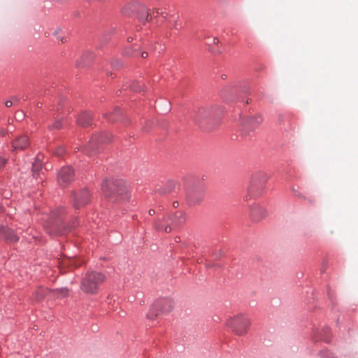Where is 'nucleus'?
Wrapping results in <instances>:
<instances>
[{
	"mask_svg": "<svg viewBox=\"0 0 358 358\" xmlns=\"http://www.w3.org/2000/svg\"><path fill=\"white\" fill-rule=\"evenodd\" d=\"M101 189L112 202H123L129 200V194L124 182L120 180H106L101 186Z\"/></svg>",
	"mask_w": 358,
	"mask_h": 358,
	"instance_id": "nucleus-1",
	"label": "nucleus"
},
{
	"mask_svg": "<svg viewBox=\"0 0 358 358\" xmlns=\"http://www.w3.org/2000/svg\"><path fill=\"white\" fill-rule=\"evenodd\" d=\"M105 279V275L101 273L87 272L81 280L80 289L87 294H96Z\"/></svg>",
	"mask_w": 358,
	"mask_h": 358,
	"instance_id": "nucleus-2",
	"label": "nucleus"
},
{
	"mask_svg": "<svg viewBox=\"0 0 358 358\" xmlns=\"http://www.w3.org/2000/svg\"><path fill=\"white\" fill-rule=\"evenodd\" d=\"M251 324L250 320L244 315L240 314L229 317L226 325L237 336H243L248 332Z\"/></svg>",
	"mask_w": 358,
	"mask_h": 358,
	"instance_id": "nucleus-3",
	"label": "nucleus"
},
{
	"mask_svg": "<svg viewBox=\"0 0 358 358\" xmlns=\"http://www.w3.org/2000/svg\"><path fill=\"white\" fill-rule=\"evenodd\" d=\"M185 222V215L182 212H177L173 217H164L163 221L155 224L157 230L166 233L171 232L174 228L178 227Z\"/></svg>",
	"mask_w": 358,
	"mask_h": 358,
	"instance_id": "nucleus-4",
	"label": "nucleus"
},
{
	"mask_svg": "<svg viewBox=\"0 0 358 358\" xmlns=\"http://www.w3.org/2000/svg\"><path fill=\"white\" fill-rule=\"evenodd\" d=\"M173 305L174 303L171 299H160L157 301L154 306L148 311L146 317L149 320H154L160 314L169 313L172 310Z\"/></svg>",
	"mask_w": 358,
	"mask_h": 358,
	"instance_id": "nucleus-5",
	"label": "nucleus"
},
{
	"mask_svg": "<svg viewBox=\"0 0 358 358\" xmlns=\"http://www.w3.org/2000/svg\"><path fill=\"white\" fill-rule=\"evenodd\" d=\"M72 199L73 201V206L76 208L84 206L90 199V194L87 189H83L79 192H74L72 193Z\"/></svg>",
	"mask_w": 358,
	"mask_h": 358,
	"instance_id": "nucleus-6",
	"label": "nucleus"
},
{
	"mask_svg": "<svg viewBox=\"0 0 358 358\" xmlns=\"http://www.w3.org/2000/svg\"><path fill=\"white\" fill-rule=\"evenodd\" d=\"M266 182V179L264 178L262 181L259 182V177L254 176L252 178L250 185L248 187V195L245 196V199H248V196H258L262 190L263 189L264 185Z\"/></svg>",
	"mask_w": 358,
	"mask_h": 358,
	"instance_id": "nucleus-7",
	"label": "nucleus"
},
{
	"mask_svg": "<svg viewBox=\"0 0 358 358\" xmlns=\"http://www.w3.org/2000/svg\"><path fill=\"white\" fill-rule=\"evenodd\" d=\"M55 217H57L56 213L52 214L51 217L53 220L47 224L45 227L48 228V233L50 234H63L66 232V230L62 231L61 229L63 220L60 217L55 218Z\"/></svg>",
	"mask_w": 358,
	"mask_h": 358,
	"instance_id": "nucleus-8",
	"label": "nucleus"
},
{
	"mask_svg": "<svg viewBox=\"0 0 358 358\" xmlns=\"http://www.w3.org/2000/svg\"><path fill=\"white\" fill-rule=\"evenodd\" d=\"M74 177V171L70 166L63 167L58 174V181L62 185L70 183Z\"/></svg>",
	"mask_w": 358,
	"mask_h": 358,
	"instance_id": "nucleus-9",
	"label": "nucleus"
},
{
	"mask_svg": "<svg viewBox=\"0 0 358 358\" xmlns=\"http://www.w3.org/2000/svg\"><path fill=\"white\" fill-rule=\"evenodd\" d=\"M111 138L112 136L109 133H101L94 136L90 141L89 145L85 148V152H87L89 149H93L97 143H107L110 141Z\"/></svg>",
	"mask_w": 358,
	"mask_h": 358,
	"instance_id": "nucleus-10",
	"label": "nucleus"
},
{
	"mask_svg": "<svg viewBox=\"0 0 358 358\" xmlns=\"http://www.w3.org/2000/svg\"><path fill=\"white\" fill-rule=\"evenodd\" d=\"M268 213L265 208L258 204H255L250 209V217L252 219L258 222L267 216Z\"/></svg>",
	"mask_w": 358,
	"mask_h": 358,
	"instance_id": "nucleus-11",
	"label": "nucleus"
},
{
	"mask_svg": "<svg viewBox=\"0 0 358 358\" xmlns=\"http://www.w3.org/2000/svg\"><path fill=\"white\" fill-rule=\"evenodd\" d=\"M0 237L10 243H15L18 241L17 236L15 234L12 229L1 224L0 225Z\"/></svg>",
	"mask_w": 358,
	"mask_h": 358,
	"instance_id": "nucleus-12",
	"label": "nucleus"
},
{
	"mask_svg": "<svg viewBox=\"0 0 358 358\" xmlns=\"http://www.w3.org/2000/svg\"><path fill=\"white\" fill-rule=\"evenodd\" d=\"M29 145V139L27 136H21L18 138H17L13 142V147L14 150H24L27 148Z\"/></svg>",
	"mask_w": 358,
	"mask_h": 358,
	"instance_id": "nucleus-13",
	"label": "nucleus"
},
{
	"mask_svg": "<svg viewBox=\"0 0 358 358\" xmlns=\"http://www.w3.org/2000/svg\"><path fill=\"white\" fill-rule=\"evenodd\" d=\"M210 116V111L207 108H199L194 113V121L200 123Z\"/></svg>",
	"mask_w": 358,
	"mask_h": 358,
	"instance_id": "nucleus-14",
	"label": "nucleus"
},
{
	"mask_svg": "<svg viewBox=\"0 0 358 358\" xmlns=\"http://www.w3.org/2000/svg\"><path fill=\"white\" fill-rule=\"evenodd\" d=\"M59 266L62 267V268H75L79 266L81 263H78V260L76 259L71 258H64L58 262Z\"/></svg>",
	"mask_w": 358,
	"mask_h": 358,
	"instance_id": "nucleus-15",
	"label": "nucleus"
},
{
	"mask_svg": "<svg viewBox=\"0 0 358 358\" xmlns=\"http://www.w3.org/2000/svg\"><path fill=\"white\" fill-rule=\"evenodd\" d=\"M92 120V115L88 112L81 113L78 119L77 122L80 126L87 127L90 124Z\"/></svg>",
	"mask_w": 358,
	"mask_h": 358,
	"instance_id": "nucleus-16",
	"label": "nucleus"
},
{
	"mask_svg": "<svg viewBox=\"0 0 358 358\" xmlns=\"http://www.w3.org/2000/svg\"><path fill=\"white\" fill-rule=\"evenodd\" d=\"M50 291L43 287H38L34 294V299L36 301L42 300L47 294H50Z\"/></svg>",
	"mask_w": 358,
	"mask_h": 358,
	"instance_id": "nucleus-17",
	"label": "nucleus"
},
{
	"mask_svg": "<svg viewBox=\"0 0 358 358\" xmlns=\"http://www.w3.org/2000/svg\"><path fill=\"white\" fill-rule=\"evenodd\" d=\"M50 293L52 296L65 297L68 296L69 290L67 288H62L57 290H52L50 292Z\"/></svg>",
	"mask_w": 358,
	"mask_h": 358,
	"instance_id": "nucleus-18",
	"label": "nucleus"
},
{
	"mask_svg": "<svg viewBox=\"0 0 358 358\" xmlns=\"http://www.w3.org/2000/svg\"><path fill=\"white\" fill-rule=\"evenodd\" d=\"M42 167V164L40 160L37 159L32 164V171L34 177L36 178V173L38 172Z\"/></svg>",
	"mask_w": 358,
	"mask_h": 358,
	"instance_id": "nucleus-19",
	"label": "nucleus"
},
{
	"mask_svg": "<svg viewBox=\"0 0 358 358\" xmlns=\"http://www.w3.org/2000/svg\"><path fill=\"white\" fill-rule=\"evenodd\" d=\"M62 127V122L61 120L57 119L55 120V122L49 126V129H59Z\"/></svg>",
	"mask_w": 358,
	"mask_h": 358,
	"instance_id": "nucleus-20",
	"label": "nucleus"
},
{
	"mask_svg": "<svg viewBox=\"0 0 358 358\" xmlns=\"http://www.w3.org/2000/svg\"><path fill=\"white\" fill-rule=\"evenodd\" d=\"M143 87V85H141L139 82H134L131 85V89L134 92H138L141 91Z\"/></svg>",
	"mask_w": 358,
	"mask_h": 358,
	"instance_id": "nucleus-21",
	"label": "nucleus"
},
{
	"mask_svg": "<svg viewBox=\"0 0 358 358\" xmlns=\"http://www.w3.org/2000/svg\"><path fill=\"white\" fill-rule=\"evenodd\" d=\"M291 190H292V192H293V194H294L295 196L299 197L300 199H305V196L301 192H299V191H298L296 188H294V187H291Z\"/></svg>",
	"mask_w": 358,
	"mask_h": 358,
	"instance_id": "nucleus-22",
	"label": "nucleus"
},
{
	"mask_svg": "<svg viewBox=\"0 0 358 358\" xmlns=\"http://www.w3.org/2000/svg\"><path fill=\"white\" fill-rule=\"evenodd\" d=\"M131 4H127V5H125L123 8H122V13L124 14V15H129V9H130V7H131Z\"/></svg>",
	"mask_w": 358,
	"mask_h": 358,
	"instance_id": "nucleus-23",
	"label": "nucleus"
},
{
	"mask_svg": "<svg viewBox=\"0 0 358 358\" xmlns=\"http://www.w3.org/2000/svg\"><path fill=\"white\" fill-rule=\"evenodd\" d=\"M65 150L64 148L59 147L55 151V155L57 156H62L64 153Z\"/></svg>",
	"mask_w": 358,
	"mask_h": 358,
	"instance_id": "nucleus-24",
	"label": "nucleus"
},
{
	"mask_svg": "<svg viewBox=\"0 0 358 358\" xmlns=\"http://www.w3.org/2000/svg\"><path fill=\"white\" fill-rule=\"evenodd\" d=\"M155 12L157 13V15H159L164 18H166V16L168 15V14L165 12H160L159 8H155Z\"/></svg>",
	"mask_w": 358,
	"mask_h": 358,
	"instance_id": "nucleus-25",
	"label": "nucleus"
},
{
	"mask_svg": "<svg viewBox=\"0 0 358 358\" xmlns=\"http://www.w3.org/2000/svg\"><path fill=\"white\" fill-rule=\"evenodd\" d=\"M5 105H6V107L12 106L13 101H11V100L6 101V103H5Z\"/></svg>",
	"mask_w": 358,
	"mask_h": 358,
	"instance_id": "nucleus-26",
	"label": "nucleus"
},
{
	"mask_svg": "<svg viewBox=\"0 0 358 358\" xmlns=\"http://www.w3.org/2000/svg\"><path fill=\"white\" fill-rule=\"evenodd\" d=\"M6 164V160L4 159L0 158V168Z\"/></svg>",
	"mask_w": 358,
	"mask_h": 358,
	"instance_id": "nucleus-27",
	"label": "nucleus"
},
{
	"mask_svg": "<svg viewBox=\"0 0 358 358\" xmlns=\"http://www.w3.org/2000/svg\"><path fill=\"white\" fill-rule=\"evenodd\" d=\"M61 31H62V29H61L60 28H57V29L55 31V32H54V35L57 36V35L59 34V32H61Z\"/></svg>",
	"mask_w": 358,
	"mask_h": 358,
	"instance_id": "nucleus-28",
	"label": "nucleus"
},
{
	"mask_svg": "<svg viewBox=\"0 0 358 358\" xmlns=\"http://www.w3.org/2000/svg\"><path fill=\"white\" fill-rule=\"evenodd\" d=\"M141 57H142L143 58H146V57H148V52H143L141 53Z\"/></svg>",
	"mask_w": 358,
	"mask_h": 358,
	"instance_id": "nucleus-29",
	"label": "nucleus"
},
{
	"mask_svg": "<svg viewBox=\"0 0 358 358\" xmlns=\"http://www.w3.org/2000/svg\"><path fill=\"white\" fill-rule=\"evenodd\" d=\"M148 213L150 215H153L155 213V211L153 209H150V210H149Z\"/></svg>",
	"mask_w": 358,
	"mask_h": 358,
	"instance_id": "nucleus-30",
	"label": "nucleus"
},
{
	"mask_svg": "<svg viewBox=\"0 0 358 358\" xmlns=\"http://www.w3.org/2000/svg\"><path fill=\"white\" fill-rule=\"evenodd\" d=\"M87 55H89L90 57H92V55L91 54H90V53H89V54H87V55H84V56H83V59H85V58L87 57Z\"/></svg>",
	"mask_w": 358,
	"mask_h": 358,
	"instance_id": "nucleus-31",
	"label": "nucleus"
},
{
	"mask_svg": "<svg viewBox=\"0 0 358 358\" xmlns=\"http://www.w3.org/2000/svg\"><path fill=\"white\" fill-rule=\"evenodd\" d=\"M60 40H61L62 43H65L66 41V40L64 39V38H61Z\"/></svg>",
	"mask_w": 358,
	"mask_h": 358,
	"instance_id": "nucleus-32",
	"label": "nucleus"
},
{
	"mask_svg": "<svg viewBox=\"0 0 358 358\" xmlns=\"http://www.w3.org/2000/svg\"><path fill=\"white\" fill-rule=\"evenodd\" d=\"M174 28L177 29V22H176V21H175V23H174Z\"/></svg>",
	"mask_w": 358,
	"mask_h": 358,
	"instance_id": "nucleus-33",
	"label": "nucleus"
},
{
	"mask_svg": "<svg viewBox=\"0 0 358 358\" xmlns=\"http://www.w3.org/2000/svg\"><path fill=\"white\" fill-rule=\"evenodd\" d=\"M148 20H149V14L148 13L147 17H146V21H148Z\"/></svg>",
	"mask_w": 358,
	"mask_h": 358,
	"instance_id": "nucleus-34",
	"label": "nucleus"
},
{
	"mask_svg": "<svg viewBox=\"0 0 358 358\" xmlns=\"http://www.w3.org/2000/svg\"><path fill=\"white\" fill-rule=\"evenodd\" d=\"M176 205H178V203H173V206H176Z\"/></svg>",
	"mask_w": 358,
	"mask_h": 358,
	"instance_id": "nucleus-35",
	"label": "nucleus"
},
{
	"mask_svg": "<svg viewBox=\"0 0 358 358\" xmlns=\"http://www.w3.org/2000/svg\"><path fill=\"white\" fill-rule=\"evenodd\" d=\"M176 205H178V203H173V206H176Z\"/></svg>",
	"mask_w": 358,
	"mask_h": 358,
	"instance_id": "nucleus-36",
	"label": "nucleus"
},
{
	"mask_svg": "<svg viewBox=\"0 0 358 358\" xmlns=\"http://www.w3.org/2000/svg\"><path fill=\"white\" fill-rule=\"evenodd\" d=\"M176 205H178V203H173V206H176Z\"/></svg>",
	"mask_w": 358,
	"mask_h": 358,
	"instance_id": "nucleus-37",
	"label": "nucleus"
},
{
	"mask_svg": "<svg viewBox=\"0 0 358 358\" xmlns=\"http://www.w3.org/2000/svg\"><path fill=\"white\" fill-rule=\"evenodd\" d=\"M61 270H62V268H61ZM63 272H65V270H64V268H63Z\"/></svg>",
	"mask_w": 358,
	"mask_h": 358,
	"instance_id": "nucleus-38",
	"label": "nucleus"
}]
</instances>
